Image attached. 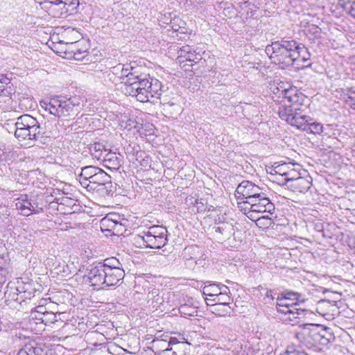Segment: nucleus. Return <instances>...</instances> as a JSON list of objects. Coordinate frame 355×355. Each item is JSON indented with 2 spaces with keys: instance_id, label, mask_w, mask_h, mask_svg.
<instances>
[{
  "instance_id": "nucleus-45",
  "label": "nucleus",
  "mask_w": 355,
  "mask_h": 355,
  "mask_svg": "<svg viewBox=\"0 0 355 355\" xmlns=\"http://www.w3.org/2000/svg\"><path fill=\"white\" fill-rule=\"evenodd\" d=\"M9 277L8 270L3 266H0V285L3 284Z\"/></svg>"
},
{
  "instance_id": "nucleus-48",
  "label": "nucleus",
  "mask_w": 355,
  "mask_h": 355,
  "mask_svg": "<svg viewBox=\"0 0 355 355\" xmlns=\"http://www.w3.org/2000/svg\"><path fill=\"white\" fill-rule=\"evenodd\" d=\"M224 226H226V224L222 223L220 226L215 227H214L215 232L223 234L225 229V227H224Z\"/></svg>"
},
{
  "instance_id": "nucleus-52",
  "label": "nucleus",
  "mask_w": 355,
  "mask_h": 355,
  "mask_svg": "<svg viewBox=\"0 0 355 355\" xmlns=\"http://www.w3.org/2000/svg\"><path fill=\"white\" fill-rule=\"evenodd\" d=\"M263 219H269V216H263L261 218H259L257 219V221L260 222Z\"/></svg>"
},
{
  "instance_id": "nucleus-32",
  "label": "nucleus",
  "mask_w": 355,
  "mask_h": 355,
  "mask_svg": "<svg viewBox=\"0 0 355 355\" xmlns=\"http://www.w3.org/2000/svg\"><path fill=\"white\" fill-rule=\"evenodd\" d=\"M209 284L205 285L203 287L202 295L209 296L213 298H215L220 292L222 289V286H224V284H218V283H210V282H207Z\"/></svg>"
},
{
  "instance_id": "nucleus-20",
  "label": "nucleus",
  "mask_w": 355,
  "mask_h": 355,
  "mask_svg": "<svg viewBox=\"0 0 355 355\" xmlns=\"http://www.w3.org/2000/svg\"><path fill=\"white\" fill-rule=\"evenodd\" d=\"M296 164L292 162H275L272 166L270 174L275 175V180L279 181V182H282V178H285V175L289 172L291 168H293V166H295Z\"/></svg>"
},
{
  "instance_id": "nucleus-37",
  "label": "nucleus",
  "mask_w": 355,
  "mask_h": 355,
  "mask_svg": "<svg viewBox=\"0 0 355 355\" xmlns=\"http://www.w3.org/2000/svg\"><path fill=\"white\" fill-rule=\"evenodd\" d=\"M313 120L309 117L307 126L304 131L308 133H313L314 135L321 134L323 132V125L322 123L318 122H313Z\"/></svg>"
},
{
  "instance_id": "nucleus-5",
  "label": "nucleus",
  "mask_w": 355,
  "mask_h": 355,
  "mask_svg": "<svg viewBox=\"0 0 355 355\" xmlns=\"http://www.w3.org/2000/svg\"><path fill=\"white\" fill-rule=\"evenodd\" d=\"M83 187L88 191H98L103 196L113 194L111 177L101 168L97 170L96 174L92 176L86 183V185Z\"/></svg>"
},
{
  "instance_id": "nucleus-10",
  "label": "nucleus",
  "mask_w": 355,
  "mask_h": 355,
  "mask_svg": "<svg viewBox=\"0 0 355 355\" xmlns=\"http://www.w3.org/2000/svg\"><path fill=\"white\" fill-rule=\"evenodd\" d=\"M300 304H293L288 306L286 304L282 305V307H277L279 312L288 315L287 320L295 324L299 322V320L304 319L309 313L307 309L300 307Z\"/></svg>"
},
{
  "instance_id": "nucleus-16",
  "label": "nucleus",
  "mask_w": 355,
  "mask_h": 355,
  "mask_svg": "<svg viewBox=\"0 0 355 355\" xmlns=\"http://www.w3.org/2000/svg\"><path fill=\"white\" fill-rule=\"evenodd\" d=\"M283 83H277V85H273L270 87L273 93L278 95L279 97L287 98L292 104H297L300 96L296 94L295 89L286 88Z\"/></svg>"
},
{
  "instance_id": "nucleus-30",
  "label": "nucleus",
  "mask_w": 355,
  "mask_h": 355,
  "mask_svg": "<svg viewBox=\"0 0 355 355\" xmlns=\"http://www.w3.org/2000/svg\"><path fill=\"white\" fill-rule=\"evenodd\" d=\"M319 327L320 326L317 324H305L304 330L301 334L302 336L310 337L314 342H318L322 337L318 331Z\"/></svg>"
},
{
  "instance_id": "nucleus-22",
  "label": "nucleus",
  "mask_w": 355,
  "mask_h": 355,
  "mask_svg": "<svg viewBox=\"0 0 355 355\" xmlns=\"http://www.w3.org/2000/svg\"><path fill=\"white\" fill-rule=\"evenodd\" d=\"M37 128H32L31 130H27L26 128H19V127H15V136L18 139L19 141H24L26 140L28 141H36L39 138L41 137V135H38V132L36 131Z\"/></svg>"
},
{
  "instance_id": "nucleus-50",
  "label": "nucleus",
  "mask_w": 355,
  "mask_h": 355,
  "mask_svg": "<svg viewBox=\"0 0 355 355\" xmlns=\"http://www.w3.org/2000/svg\"><path fill=\"white\" fill-rule=\"evenodd\" d=\"M349 98H351L352 99V103L351 104V107L353 110H355V95H354V97L350 96Z\"/></svg>"
},
{
  "instance_id": "nucleus-4",
  "label": "nucleus",
  "mask_w": 355,
  "mask_h": 355,
  "mask_svg": "<svg viewBox=\"0 0 355 355\" xmlns=\"http://www.w3.org/2000/svg\"><path fill=\"white\" fill-rule=\"evenodd\" d=\"M167 230L161 225H153L144 230L135 238V241L146 248L159 249L168 242Z\"/></svg>"
},
{
  "instance_id": "nucleus-18",
  "label": "nucleus",
  "mask_w": 355,
  "mask_h": 355,
  "mask_svg": "<svg viewBox=\"0 0 355 355\" xmlns=\"http://www.w3.org/2000/svg\"><path fill=\"white\" fill-rule=\"evenodd\" d=\"M15 127L19 128H26L27 131L31 130L32 128H37L36 131L38 132V135H41L42 128L39 122L36 119L29 114H24L17 118L16 123H15Z\"/></svg>"
},
{
  "instance_id": "nucleus-8",
  "label": "nucleus",
  "mask_w": 355,
  "mask_h": 355,
  "mask_svg": "<svg viewBox=\"0 0 355 355\" xmlns=\"http://www.w3.org/2000/svg\"><path fill=\"white\" fill-rule=\"evenodd\" d=\"M215 298L206 299L207 304L213 306L214 311H219L220 308H223V315L230 314L231 308L229 306L231 298L228 295L230 289L227 286H222V289Z\"/></svg>"
},
{
  "instance_id": "nucleus-21",
  "label": "nucleus",
  "mask_w": 355,
  "mask_h": 355,
  "mask_svg": "<svg viewBox=\"0 0 355 355\" xmlns=\"http://www.w3.org/2000/svg\"><path fill=\"white\" fill-rule=\"evenodd\" d=\"M105 286H112L117 284L124 277L123 269H105Z\"/></svg>"
},
{
  "instance_id": "nucleus-55",
  "label": "nucleus",
  "mask_w": 355,
  "mask_h": 355,
  "mask_svg": "<svg viewBox=\"0 0 355 355\" xmlns=\"http://www.w3.org/2000/svg\"><path fill=\"white\" fill-rule=\"evenodd\" d=\"M284 303H292L291 301H285Z\"/></svg>"
},
{
  "instance_id": "nucleus-34",
  "label": "nucleus",
  "mask_w": 355,
  "mask_h": 355,
  "mask_svg": "<svg viewBox=\"0 0 355 355\" xmlns=\"http://www.w3.org/2000/svg\"><path fill=\"white\" fill-rule=\"evenodd\" d=\"M89 150L93 158H95L98 160H101L107 151L105 146L100 142H95L92 144H90Z\"/></svg>"
},
{
  "instance_id": "nucleus-12",
  "label": "nucleus",
  "mask_w": 355,
  "mask_h": 355,
  "mask_svg": "<svg viewBox=\"0 0 355 355\" xmlns=\"http://www.w3.org/2000/svg\"><path fill=\"white\" fill-rule=\"evenodd\" d=\"M177 61L182 66H192L193 63H198L202 60V55L196 51H192L189 46H184L179 52Z\"/></svg>"
},
{
  "instance_id": "nucleus-57",
  "label": "nucleus",
  "mask_w": 355,
  "mask_h": 355,
  "mask_svg": "<svg viewBox=\"0 0 355 355\" xmlns=\"http://www.w3.org/2000/svg\"><path fill=\"white\" fill-rule=\"evenodd\" d=\"M198 210H200V207H198Z\"/></svg>"
},
{
  "instance_id": "nucleus-41",
  "label": "nucleus",
  "mask_w": 355,
  "mask_h": 355,
  "mask_svg": "<svg viewBox=\"0 0 355 355\" xmlns=\"http://www.w3.org/2000/svg\"><path fill=\"white\" fill-rule=\"evenodd\" d=\"M340 3L344 10L347 12L352 17L355 18V0H341Z\"/></svg>"
},
{
  "instance_id": "nucleus-19",
  "label": "nucleus",
  "mask_w": 355,
  "mask_h": 355,
  "mask_svg": "<svg viewBox=\"0 0 355 355\" xmlns=\"http://www.w3.org/2000/svg\"><path fill=\"white\" fill-rule=\"evenodd\" d=\"M35 203H32L28 199L27 195H21L15 202L16 208L20 211L23 216H29L33 211L36 213Z\"/></svg>"
},
{
  "instance_id": "nucleus-15",
  "label": "nucleus",
  "mask_w": 355,
  "mask_h": 355,
  "mask_svg": "<svg viewBox=\"0 0 355 355\" xmlns=\"http://www.w3.org/2000/svg\"><path fill=\"white\" fill-rule=\"evenodd\" d=\"M132 76V75H130V77L132 80H135L139 93V94L137 95V101L142 103L148 102V94L145 89L151 76L149 75H137L134 77Z\"/></svg>"
},
{
  "instance_id": "nucleus-17",
  "label": "nucleus",
  "mask_w": 355,
  "mask_h": 355,
  "mask_svg": "<svg viewBox=\"0 0 355 355\" xmlns=\"http://www.w3.org/2000/svg\"><path fill=\"white\" fill-rule=\"evenodd\" d=\"M175 342H176V338H170L168 341L154 339L151 342L152 348L155 355H169L168 353L172 351Z\"/></svg>"
},
{
  "instance_id": "nucleus-38",
  "label": "nucleus",
  "mask_w": 355,
  "mask_h": 355,
  "mask_svg": "<svg viewBox=\"0 0 355 355\" xmlns=\"http://www.w3.org/2000/svg\"><path fill=\"white\" fill-rule=\"evenodd\" d=\"M121 88L125 94L135 96L136 98L137 95L139 94L135 80H125Z\"/></svg>"
},
{
  "instance_id": "nucleus-24",
  "label": "nucleus",
  "mask_w": 355,
  "mask_h": 355,
  "mask_svg": "<svg viewBox=\"0 0 355 355\" xmlns=\"http://www.w3.org/2000/svg\"><path fill=\"white\" fill-rule=\"evenodd\" d=\"M311 186L312 180L311 177H301L290 184H288L287 187L291 189L293 192L305 193L309 191Z\"/></svg>"
},
{
  "instance_id": "nucleus-11",
  "label": "nucleus",
  "mask_w": 355,
  "mask_h": 355,
  "mask_svg": "<svg viewBox=\"0 0 355 355\" xmlns=\"http://www.w3.org/2000/svg\"><path fill=\"white\" fill-rule=\"evenodd\" d=\"M261 200H259V203H255L254 207H245L244 211H248V217L250 218H252V213H269L272 214L275 210V206L271 202L270 200L268 197L266 191L262 193L260 196Z\"/></svg>"
},
{
  "instance_id": "nucleus-26",
  "label": "nucleus",
  "mask_w": 355,
  "mask_h": 355,
  "mask_svg": "<svg viewBox=\"0 0 355 355\" xmlns=\"http://www.w3.org/2000/svg\"><path fill=\"white\" fill-rule=\"evenodd\" d=\"M164 293L157 288H153L147 293V304L153 308L157 309L164 304Z\"/></svg>"
},
{
  "instance_id": "nucleus-40",
  "label": "nucleus",
  "mask_w": 355,
  "mask_h": 355,
  "mask_svg": "<svg viewBox=\"0 0 355 355\" xmlns=\"http://www.w3.org/2000/svg\"><path fill=\"white\" fill-rule=\"evenodd\" d=\"M101 265L104 268V269H122L121 268V263L117 259L114 257L106 259L105 260H104L103 263H101Z\"/></svg>"
},
{
  "instance_id": "nucleus-47",
  "label": "nucleus",
  "mask_w": 355,
  "mask_h": 355,
  "mask_svg": "<svg viewBox=\"0 0 355 355\" xmlns=\"http://www.w3.org/2000/svg\"><path fill=\"white\" fill-rule=\"evenodd\" d=\"M306 50V51H302L300 53V58L297 60V62H306V61L310 60V54L307 52V49L304 47V50Z\"/></svg>"
},
{
  "instance_id": "nucleus-7",
  "label": "nucleus",
  "mask_w": 355,
  "mask_h": 355,
  "mask_svg": "<svg viewBox=\"0 0 355 355\" xmlns=\"http://www.w3.org/2000/svg\"><path fill=\"white\" fill-rule=\"evenodd\" d=\"M266 190L248 180L242 181L236 187L235 197L237 200L248 201L251 198L260 196Z\"/></svg>"
},
{
  "instance_id": "nucleus-25",
  "label": "nucleus",
  "mask_w": 355,
  "mask_h": 355,
  "mask_svg": "<svg viewBox=\"0 0 355 355\" xmlns=\"http://www.w3.org/2000/svg\"><path fill=\"white\" fill-rule=\"evenodd\" d=\"M101 160L105 167L117 170L121 166V155L110 151L104 155Z\"/></svg>"
},
{
  "instance_id": "nucleus-42",
  "label": "nucleus",
  "mask_w": 355,
  "mask_h": 355,
  "mask_svg": "<svg viewBox=\"0 0 355 355\" xmlns=\"http://www.w3.org/2000/svg\"><path fill=\"white\" fill-rule=\"evenodd\" d=\"M135 121L130 117L124 116V119L119 120V125L124 129L131 130L135 127Z\"/></svg>"
},
{
  "instance_id": "nucleus-35",
  "label": "nucleus",
  "mask_w": 355,
  "mask_h": 355,
  "mask_svg": "<svg viewBox=\"0 0 355 355\" xmlns=\"http://www.w3.org/2000/svg\"><path fill=\"white\" fill-rule=\"evenodd\" d=\"M197 306H194L189 304H184L180 305L179 308V311L180 314L187 318V317H193L196 316L198 313Z\"/></svg>"
},
{
  "instance_id": "nucleus-1",
  "label": "nucleus",
  "mask_w": 355,
  "mask_h": 355,
  "mask_svg": "<svg viewBox=\"0 0 355 355\" xmlns=\"http://www.w3.org/2000/svg\"><path fill=\"white\" fill-rule=\"evenodd\" d=\"M304 49V46H300L295 40L282 39L267 45L265 51L275 62L291 65L300 58V53Z\"/></svg>"
},
{
  "instance_id": "nucleus-6",
  "label": "nucleus",
  "mask_w": 355,
  "mask_h": 355,
  "mask_svg": "<svg viewBox=\"0 0 355 355\" xmlns=\"http://www.w3.org/2000/svg\"><path fill=\"white\" fill-rule=\"evenodd\" d=\"M292 105L291 106L279 107V116L291 125L304 131L307 126L309 116L303 114L300 109L295 107V104Z\"/></svg>"
},
{
  "instance_id": "nucleus-27",
  "label": "nucleus",
  "mask_w": 355,
  "mask_h": 355,
  "mask_svg": "<svg viewBox=\"0 0 355 355\" xmlns=\"http://www.w3.org/2000/svg\"><path fill=\"white\" fill-rule=\"evenodd\" d=\"M17 355H48L47 350L37 344H28L21 349Z\"/></svg>"
},
{
  "instance_id": "nucleus-28",
  "label": "nucleus",
  "mask_w": 355,
  "mask_h": 355,
  "mask_svg": "<svg viewBox=\"0 0 355 355\" xmlns=\"http://www.w3.org/2000/svg\"><path fill=\"white\" fill-rule=\"evenodd\" d=\"M100 168L94 166H86L81 168V172L78 176V180L82 187L86 185L88 180L96 174L97 170Z\"/></svg>"
},
{
  "instance_id": "nucleus-54",
  "label": "nucleus",
  "mask_w": 355,
  "mask_h": 355,
  "mask_svg": "<svg viewBox=\"0 0 355 355\" xmlns=\"http://www.w3.org/2000/svg\"><path fill=\"white\" fill-rule=\"evenodd\" d=\"M213 207L212 206H210L209 208H208V211H210L211 210H212L211 208H212Z\"/></svg>"
},
{
  "instance_id": "nucleus-49",
  "label": "nucleus",
  "mask_w": 355,
  "mask_h": 355,
  "mask_svg": "<svg viewBox=\"0 0 355 355\" xmlns=\"http://www.w3.org/2000/svg\"><path fill=\"white\" fill-rule=\"evenodd\" d=\"M266 297H268V298H271L272 300L273 299L272 291V290H268L266 293Z\"/></svg>"
},
{
  "instance_id": "nucleus-9",
  "label": "nucleus",
  "mask_w": 355,
  "mask_h": 355,
  "mask_svg": "<svg viewBox=\"0 0 355 355\" xmlns=\"http://www.w3.org/2000/svg\"><path fill=\"white\" fill-rule=\"evenodd\" d=\"M120 216L108 214L101 219L100 226L102 232H112L114 234H122L124 225L121 223Z\"/></svg>"
},
{
  "instance_id": "nucleus-56",
  "label": "nucleus",
  "mask_w": 355,
  "mask_h": 355,
  "mask_svg": "<svg viewBox=\"0 0 355 355\" xmlns=\"http://www.w3.org/2000/svg\"><path fill=\"white\" fill-rule=\"evenodd\" d=\"M167 104H168L170 105H174L173 103H168Z\"/></svg>"
},
{
  "instance_id": "nucleus-31",
  "label": "nucleus",
  "mask_w": 355,
  "mask_h": 355,
  "mask_svg": "<svg viewBox=\"0 0 355 355\" xmlns=\"http://www.w3.org/2000/svg\"><path fill=\"white\" fill-rule=\"evenodd\" d=\"M336 308V301L329 300H321L318 302L316 309L320 314L325 315L329 311H334Z\"/></svg>"
},
{
  "instance_id": "nucleus-36",
  "label": "nucleus",
  "mask_w": 355,
  "mask_h": 355,
  "mask_svg": "<svg viewBox=\"0 0 355 355\" xmlns=\"http://www.w3.org/2000/svg\"><path fill=\"white\" fill-rule=\"evenodd\" d=\"M174 345L172 349L173 355H187L186 353V350L188 348H190V343L188 342H179L176 338V342H175ZM189 355V354H188Z\"/></svg>"
},
{
  "instance_id": "nucleus-51",
  "label": "nucleus",
  "mask_w": 355,
  "mask_h": 355,
  "mask_svg": "<svg viewBox=\"0 0 355 355\" xmlns=\"http://www.w3.org/2000/svg\"><path fill=\"white\" fill-rule=\"evenodd\" d=\"M51 4V7L56 6L57 3H58V1L57 0H46Z\"/></svg>"
},
{
  "instance_id": "nucleus-44",
  "label": "nucleus",
  "mask_w": 355,
  "mask_h": 355,
  "mask_svg": "<svg viewBox=\"0 0 355 355\" xmlns=\"http://www.w3.org/2000/svg\"><path fill=\"white\" fill-rule=\"evenodd\" d=\"M58 7L59 10L60 11V14H58V17H67L68 13L71 12V8H67L64 3H57L56 6Z\"/></svg>"
},
{
  "instance_id": "nucleus-2",
  "label": "nucleus",
  "mask_w": 355,
  "mask_h": 355,
  "mask_svg": "<svg viewBox=\"0 0 355 355\" xmlns=\"http://www.w3.org/2000/svg\"><path fill=\"white\" fill-rule=\"evenodd\" d=\"M80 99L76 96L65 98L61 96L42 100L40 105L46 112L58 118L73 116L80 107Z\"/></svg>"
},
{
  "instance_id": "nucleus-23",
  "label": "nucleus",
  "mask_w": 355,
  "mask_h": 355,
  "mask_svg": "<svg viewBox=\"0 0 355 355\" xmlns=\"http://www.w3.org/2000/svg\"><path fill=\"white\" fill-rule=\"evenodd\" d=\"M162 88V83L159 80L151 77L145 89L148 94V101H150L152 98H160Z\"/></svg>"
},
{
  "instance_id": "nucleus-39",
  "label": "nucleus",
  "mask_w": 355,
  "mask_h": 355,
  "mask_svg": "<svg viewBox=\"0 0 355 355\" xmlns=\"http://www.w3.org/2000/svg\"><path fill=\"white\" fill-rule=\"evenodd\" d=\"M71 53H73V58L76 60H83L88 55L87 49H82L80 48V44L76 43L73 45Z\"/></svg>"
},
{
  "instance_id": "nucleus-46",
  "label": "nucleus",
  "mask_w": 355,
  "mask_h": 355,
  "mask_svg": "<svg viewBox=\"0 0 355 355\" xmlns=\"http://www.w3.org/2000/svg\"><path fill=\"white\" fill-rule=\"evenodd\" d=\"M130 75H132V77L137 76L133 72H128V69L124 68V65L122 64L121 83L125 82L124 81L125 78H126V80H132V79L130 77Z\"/></svg>"
},
{
  "instance_id": "nucleus-33",
  "label": "nucleus",
  "mask_w": 355,
  "mask_h": 355,
  "mask_svg": "<svg viewBox=\"0 0 355 355\" xmlns=\"http://www.w3.org/2000/svg\"><path fill=\"white\" fill-rule=\"evenodd\" d=\"M121 73H122V64H119L109 69L106 72L107 78L112 83L117 84L118 83H121Z\"/></svg>"
},
{
  "instance_id": "nucleus-3",
  "label": "nucleus",
  "mask_w": 355,
  "mask_h": 355,
  "mask_svg": "<svg viewBox=\"0 0 355 355\" xmlns=\"http://www.w3.org/2000/svg\"><path fill=\"white\" fill-rule=\"evenodd\" d=\"M54 306L51 303L46 306L39 305L34 311L31 312L29 319L27 323L28 328L36 334H40L44 330L46 325H50L57 321V314L60 313L57 311H49Z\"/></svg>"
},
{
  "instance_id": "nucleus-29",
  "label": "nucleus",
  "mask_w": 355,
  "mask_h": 355,
  "mask_svg": "<svg viewBox=\"0 0 355 355\" xmlns=\"http://www.w3.org/2000/svg\"><path fill=\"white\" fill-rule=\"evenodd\" d=\"M300 165L296 164V166H293V168H291L287 175H285V178H282V182H279V184L288 187V184L302 177L300 173Z\"/></svg>"
},
{
  "instance_id": "nucleus-13",
  "label": "nucleus",
  "mask_w": 355,
  "mask_h": 355,
  "mask_svg": "<svg viewBox=\"0 0 355 355\" xmlns=\"http://www.w3.org/2000/svg\"><path fill=\"white\" fill-rule=\"evenodd\" d=\"M305 300L301 293L294 291H285L281 293L277 298V308L282 307V305L293 306V304H300L304 302Z\"/></svg>"
},
{
  "instance_id": "nucleus-43",
  "label": "nucleus",
  "mask_w": 355,
  "mask_h": 355,
  "mask_svg": "<svg viewBox=\"0 0 355 355\" xmlns=\"http://www.w3.org/2000/svg\"><path fill=\"white\" fill-rule=\"evenodd\" d=\"M260 197L251 198L248 200V201H240L238 202V207L241 209L244 210V207H254L255 206V203H259V200H261Z\"/></svg>"
},
{
  "instance_id": "nucleus-14",
  "label": "nucleus",
  "mask_w": 355,
  "mask_h": 355,
  "mask_svg": "<svg viewBox=\"0 0 355 355\" xmlns=\"http://www.w3.org/2000/svg\"><path fill=\"white\" fill-rule=\"evenodd\" d=\"M105 269L99 263L90 270L87 275L85 276V282L92 286L101 287L105 285Z\"/></svg>"
},
{
  "instance_id": "nucleus-53",
  "label": "nucleus",
  "mask_w": 355,
  "mask_h": 355,
  "mask_svg": "<svg viewBox=\"0 0 355 355\" xmlns=\"http://www.w3.org/2000/svg\"><path fill=\"white\" fill-rule=\"evenodd\" d=\"M219 309H220V311H216V312L218 313V314L219 315H223L222 314V313H223V308H220Z\"/></svg>"
}]
</instances>
